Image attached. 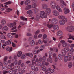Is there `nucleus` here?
Returning <instances> with one entry per match:
<instances>
[{"label": "nucleus", "mask_w": 74, "mask_h": 74, "mask_svg": "<svg viewBox=\"0 0 74 74\" xmlns=\"http://www.w3.org/2000/svg\"><path fill=\"white\" fill-rule=\"evenodd\" d=\"M50 6L53 9H55L56 8L57 10L60 12H62V10L61 9L60 7L59 6L57 5L56 6V2L53 1H51L50 3Z\"/></svg>", "instance_id": "nucleus-1"}, {"label": "nucleus", "mask_w": 74, "mask_h": 74, "mask_svg": "<svg viewBox=\"0 0 74 74\" xmlns=\"http://www.w3.org/2000/svg\"><path fill=\"white\" fill-rule=\"evenodd\" d=\"M50 51L49 52V58L50 59L48 58L47 59V62H50V63H52V57H51V54H52V52L53 51V50L52 48H51L50 49Z\"/></svg>", "instance_id": "nucleus-2"}, {"label": "nucleus", "mask_w": 74, "mask_h": 74, "mask_svg": "<svg viewBox=\"0 0 74 74\" xmlns=\"http://www.w3.org/2000/svg\"><path fill=\"white\" fill-rule=\"evenodd\" d=\"M40 16L42 19L43 18H47V15L45 13V12L43 11H42L40 12Z\"/></svg>", "instance_id": "nucleus-3"}, {"label": "nucleus", "mask_w": 74, "mask_h": 74, "mask_svg": "<svg viewBox=\"0 0 74 74\" xmlns=\"http://www.w3.org/2000/svg\"><path fill=\"white\" fill-rule=\"evenodd\" d=\"M49 22H50V23L51 24H53L54 25H56V24H57L58 22V20H57L56 18H55L50 19L49 20Z\"/></svg>", "instance_id": "nucleus-4"}, {"label": "nucleus", "mask_w": 74, "mask_h": 74, "mask_svg": "<svg viewBox=\"0 0 74 74\" xmlns=\"http://www.w3.org/2000/svg\"><path fill=\"white\" fill-rule=\"evenodd\" d=\"M27 56H29L31 58H32L33 57V55L32 53H27L26 54H23L21 56V59H25V58H26V57Z\"/></svg>", "instance_id": "nucleus-5"}, {"label": "nucleus", "mask_w": 74, "mask_h": 74, "mask_svg": "<svg viewBox=\"0 0 74 74\" xmlns=\"http://www.w3.org/2000/svg\"><path fill=\"white\" fill-rule=\"evenodd\" d=\"M70 49L69 47H66V48H64V49L62 50V56H65L66 55V53L68 52V51H69Z\"/></svg>", "instance_id": "nucleus-6"}, {"label": "nucleus", "mask_w": 74, "mask_h": 74, "mask_svg": "<svg viewBox=\"0 0 74 74\" xmlns=\"http://www.w3.org/2000/svg\"><path fill=\"white\" fill-rule=\"evenodd\" d=\"M67 19L64 18L62 20L59 21V23L61 25H64L65 24V22H67Z\"/></svg>", "instance_id": "nucleus-7"}, {"label": "nucleus", "mask_w": 74, "mask_h": 74, "mask_svg": "<svg viewBox=\"0 0 74 74\" xmlns=\"http://www.w3.org/2000/svg\"><path fill=\"white\" fill-rule=\"evenodd\" d=\"M16 34V33H11V34L10 33H8L7 34V36L10 38H13V37H14V36L12 35H15V34Z\"/></svg>", "instance_id": "nucleus-8"}, {"label": "nucleus", "mask_w": 74, "mask_h": 74, "mask_svg": "<svg viewBox=\"0 0 74 74\" xmlns=\"http://www.w3.org/2000/svg\"><path fill=\"white\" fill-rule=\"evenodd\" d=\"M52 14L54 16H58L59 15V12L56 10H53L52 11Z\"/></svg>", "instance_id": "nucleus-9"}, {"label": "nucleus", "mask_w": 74, "mask_h": 74, "mask_svg": "<svg viewBox=\"0 0 74 74\" xmlns=\"http://www.w3.org/2000/svg\"><path fill=\"white\" fill-rule=\"evenodd\" d=\"M51 8H46V9L45 11V12L47 15H49L51 13Z\"/></svg>", "instance_id": "nucleus-10"}, {"label": "nucleus", "mask_w": 74, "mask_h": 74, "mask_svg": "<svg viewBox=\"0 0 74 74\" xmlns=\"http://www.w3.org/2000/svg\"><path fill=\"white\" fill-rule=\"evenodd\" d=\"M4 7L6 8V12H10L11 11H12V9L8 8V6L5 5Z\"/></svg>", "instance_id": "nucleus-11"}, {"label": "nucleus", "mask_w": 74, "mask_h": 74, "mask_svg": "<svg viewBox=\"0 0 74 74\" xmlns=\"http://www.w3.org/2000/svg\"><path fill=\"white\" fill-rule=\"evenodd\" d=\"M73 55V54L69 52L68 53V57L69 58V60H71Z\"/></svg>", "instance_id": "nucleus-12"}, {"label": "nucleus", "mask_w": 74, "mask_h": 74, "mask_svg": "<svg viewBox=\"0 0 74 74\" xmlns=\"http://www.w3.org/2000/svg\"><path fill=\"white\" fill-rule=\"evenodd\" d=\"M27 13L28 14L29 17L32 16V14H33V11L32 10H28L27 11Z\"/></svg>", "instance_id": "nucleus-13"}, {"label": "nucleus", "mask_w": 74, "mask_h": 74, "mask_svg": "<svg viewBox=\"0 0 74 74\" xmlns=\"http://www.w3.org/2000/svg\"><path fill=\"white\" fill-rule=\"evenodd\" d=\"M64 14H68V13L70 12V10H69V9L65 8L64 9Z\"/></svg>", "instance_id": "nucleus-14"}, {"label": "nucleus", "mask_w": 74, "mask_h": 74, "mask_svg": "<svg viewBox=\"0 0 74 74\" xmlns=\"http://www.w3.org/2000/svg\"><path fill=\"white\" fill-rule=\"evenodd\" d=\"M71 60H69V58L67 56H65L64 58V61L65 62H67L68 61H71Z\"/></svg>", "instance_id": "nucleus-15"}, {"label": "nucleus", "mask_w": 74, "mask_h": 74, "mask_svg": "<svg viewBox=\"0 0 74 74\" xmlns=\"http://www.w3.org/2000/svg\"><path fill=\"white\" fill-rule=\"evenodd\" d=\"M0 34H1L0 36V38L1 39H5V40H6V37L3 34L1 31H0Z\"/></svg>", "instance_id": "nucleus-16"}, {"label": "nucleus", "mask_w": 74, "mask_h": 74, "mask_svg": "<svg viewBox=\"0 0 74 74\" xmlns=\"http://www.w3.org/2000/svg\"><path fill=\"white\" fill-rule=\"evenodd\" d=\"M7 56H5V57L3 61L4 65H7L8 64V62H7Z\"/></svg>", "instance_id": "nucleus-17"}, {"label": "nucleus", "mask_w": 74, "mask_h": 74, "mask_svg": "<svg viewBox=\"0 0 74 74\" xmlns=\"http://www.w3.org/2000/svg\"><path fill=\"white\" fill-rule=\"evenodd\" d=\"M53 59H54L55 62H56L58 60V57L56 56V54H53Z\"/></svg>", "instance_id": "nucleus-18"}, {"label": "nucleus", "mask_w": 74, "mask_h": 74, "mask_svg": "<svg viewBox=\"0 0 74 74\" xmlns=\"http://www.w3.org/2000/svg\"><path fill=\"white\" fill-rule=\"evenodd\" d=\"M59 29V27L58 25H55L53 26V29L54 30H58Z\"/></svg>", "instance_id": "nucleus-19"}, {"label": "nucleus", "mask_w": 74, "mask_h": 74, "mask_svg": "<svg viewBox=\"0 0 74 74\" xmlns=\"http://www.w3.org/2000/svg\"><path fill=\"white\" fill-rule=\"evenodd\" d=\"M40 33V30H38L35 33V35H34V38L35 39H37V34H38V33Z\"/></svg>", "instance_id": "nucleus-20"}, {"label": "nucleus", "mask_w": 74, "mask_h": 74, "mask_svg": "<svg viewBox=\"0 0 74 74\" xmlns=\"http://www.w3.org/2000/svg\"><path fill=\"white\" fill-rule=\"evenodd\" d=\"M57 34L58 36H61L63 34V32L62 31L60 30L57 32Z\"/></svg>", "instance_id": "nucleus-21"}, {"label": "nucleus", "mask_w": 74, "mask_h": 74, "mask_svg": "<svg viewBox=\"0 0 74 74\" xmlns=\"http://www.w3.org/2000/svg\"><path fill=\"white\" fill-rule=\"evenodd\" d=\"M31 8L32 6L30 5H29L26 6L25 9L26 11H27V10H30V9H31Z\"/></svg>", "instance_id": "nucleus-22"}, {"label": "nucleus", "mask_w": 74, "mask_h": 74, "mask_svg": "<svg viewBox=\"0 0 74 74\" xmlns=\"http://www.w3.org/2000/svg\"><path fill=\"white\" fill-rule=\"evenodd\" d=\"M42 7L43 9L45 10L48 7V5L44 3L42 4Z\"/></svg>", "instance_id": "nucleus-23"}, {"label": "nucleus", "mask_w": 74, "mask_h": 74, "mask_svg": "<svg viewBox=\"0 0 74 74\" xmlns=\"http://www.w3.org/2000/svg\"><path fill=\"white\" fill-rule=\"evenodd\" d=\"M16 25V23L15 22L11 23L9 25V26L10 27H13L14 26H15Z\"/></svg>", "instance_id": "nucleus-24"}, {"label": "nucleus", "mask_w": 74, "mask_h": 74, "mask_svg": "<svg viewBox=\"0 0 74 74\" xmlns=\"http://www.w3.org/2000/svg\"><path fill=\"white\" fill-rule=\"evenodd\" d=\"M43 50V49H40L39 50H38L37 51H36V50H34V52H33V54L34 55L36 54V53H38V52H40V51H42Z\"/></svg>", "instance_id": "nucleus-25"}, {"label": "nucleus", "mask_w": 74, "mask_h": 74, "mask_svg": "<svg viewBox=\"0 0 74 74\" xmlns=\"http://www.w3.org/2000/svg\"><path fill=\"white\" fill-rule=\"evenodd\" d=\"M14 66V63H12L11 65H9L8 66V68L9 69H12V67Z\"/></svg>", "instance_id": "nucleus-26"}, {"label": "nucleus", "mask_w": 74, "mask_h": 74, "mask_svg": "<svg viewBox=\"0 0 74 74\" xmlns=\"http://www.w3.org/2000/svg\"><path fill=\"white\" fill-rule=\"evenodd\" d=\"M29 44L31 46H34L35 44L34 40H32L30 42Z\"/></svg>", "instance_id": "nucleus-27"}, {"label": "nucleus", "mask_w": 74, "mask_h": 74, "mask_svg": "<svg viewBox=\"0 0 74 74\" xmlns=\"http://www.w3.org/2000/svg\"><path fill=\"white\" fill-rule=\"evenodd\" d=\"M30 3V1L29 0H27L24 2V4L25 5H29Z\"/></svg>", "instance_id": "nucleus-28"}, {"label": "nucleus", "mask_w": 74, "mask_h": 74, "mask_svg": "<svg viewBox=\"0 0 74 74\" xmlns=\"http://www.w3.org/2000/svg\"><path fill=\"white\" fill-rule=\"evenodd\" d=\"M58 18L60 19H65V16L62 15H60L58 16Z\"/></svg>", "instance_id": "nucleus-29"}, {"label": "nucleus", "mask_w": 74, "mask_h": 74, "mask_svg": "<svg viewBox=\"0 0 74 74\" xmlns=\"http://www.w3.org/2000/svg\"><path fill=\"white\" fill-rule=\"evenodd\" d=\"M8 30V27H7V26H5L2 29V30L3 31H7Z\"/></svg>", "instance_id": "nucleus-30"}, {"label": "nucleus", "mask_w": 74, "mask_h": 74, "mask_svg": "<svg viewBox=\"0 0 74 74\" xmlns=\"http://www.w3.org/2000/svg\"><path fill=\"white\" fill-rule=\"evenodd\" d=\"M58 57L59 59V60H61L63 59V56L62 54H59Z\"/></svg>", "instance_id": "nucleus-31"}, {"label": "nucleus", "mask_w": 74, "mask_h": 74, "mask_svg": "<svg viewBox=\"0 0 74 74\" xmlns=\"http://www.w3.org/2000/svg\"><path fill=\"white\" fill-rule=\"evenodd\" d=\"M6 49L7 51H9V52H11L12 48V47H11L10 48L9 47H6Z\"/></svg>", "instance_id": "nucleus-32"}, {"label": "nucleus", "mask_w": 74, "mask_h": 74, "mask_svg": "<svg viewBox=\"0 0 74 74\" xmlns=\"http://www.w3.org/2000/svg\"><path fill=\"white\" fill-rule=\"evenodd\" d=\"M53 25H54V24L51 23L50 24H48L47 25V27H48L49 29H51V28H52V27H53Z\"/></svg>", "instance_id": "nucleus-33"}, {"label": "nucleus", "mask_w": 74, "mask_h": 74, "mask_svg": "<svg viewBox=\"0 0 74 74\" xmlns=\"http://www.w3.org/2000/svg\"><path fill=\"white\" fill-rule=\"evenodd\" d=\"M38 9H37V8H35L34 9V12L35 14H36V13L38 12Z\"/></svg>", "instance_id": "nucleus-34"}, {"label": "nucleus", "mask_w": 74, "mask_h": 74, "mask_svg": "<svg viewBox=\"0 0 74 74\" xmlns=\"http://www.w3.org/2000/svg\"><path fill=\"white\" fill-rule=\"evenodd\" d=\"M32 65H34V64H36V60L34 59H32Z\"/></svg>", "instance_id": "nucleus-35"}, {"label": "nucleus", "mask_w": 74, "mask_h": 74, "mask_svg": "<svg viewBox=\"0 0 74 74\" xmlns=\"http://www.w3.org/2000/svg\"><path fill=\"white\" fill-rule=\"evenodd\" d=\"M37 4L36 3H34L32 5V8H36L37 7Z\"/></svg>", "instance_id": "nucleus-36"}, {"label": "nucleus", "mask_w": 74, "mask_h": 74, "mask_svg": "<svg viewBox=\"0 0 74 74\" xmlns=\"http://www.w3.org/2000/svg\"><path fill=\"white\" fill-rule=\"evenodd\" d=\"M14 68L13 67L12 69H10L8 71L9 73H12V72H14Z\"/></svg>", "instance_id": "nucleus-37"}, {"label": "nucleus", "mask_w": 74, "mask_h": 74, "mask_svg": "<svg viewBox=\"0 0 74 74\" xmlns=\"http://www.w3.org/2000/svg\"><path fill=\"white\" fill-rule=\"evenodd\" d=\"M42 63L43 64L46 65V66H48L49 65V63L48 62H45V61H43Z\"/></svg>", "instance_id": "nucleus-38"}, {"label": "nucleus", "mask_w": 74, "mask_h": 74, "mask_svg": "<svg viewBox=\"0 0 74 74\" xmlns=\"http://www.w3.org/2000/svg\"><path fill=\"white\" fill-rule=\"evenodd\" d=\"M20 19H22V20H23V21H25H25H27V18H25L23 16H21L20 17Z\"/></svg>", "instance_id": "nucleus-39"}, {"label": "nucleus", "mask_w": 74, "mask_h": 74, "mask_svg": "<svg viewBox=\"0 0 74 74\" xmlns=\"http://www.w3.org/2000/svg\"><path fill=\"white\" fill-rule=\"evenodd\" d=\"M6 21L5 20H2L1 21L2 25H5L6 23Z\"/></svg>", "instance_id": "nucleus-40"}, {"label": "nucleus", "mask_w": 74, "mask_h": 74, "mask_svg": "<svg viewBox=\"0 0 74 74\" xmlns=\"http://www.w3.org/2000/svg\"><path fill=\"white\" fill-rule=\"evenodd\" d=\"M60 1L61 4H63L65 6H66V5H67V4L64 2V1H63V0H60Z\"/></svg>", "instance_id": "nucleus-41"}, {"label": "nucleus", "mask_w": 74, "mask_h": 74, "mask_svg": "<svg viewBox=\"0 0 74 74\" xmlns=\"http://www.w3.org/2000/svg\"><path fill=\"white\" fill-rule=\"evenodd\" d=\"M35 19L36 21H38L40 19V16H37L35 18Z\"/></svg>", "instance_id": "nucleus-42"}, {"label": "nucleus", "mask_w": 74, "mask_h": 74, "mask_svg": "<svg viewBox=\"0 0 74 74\" xmlns=\"http://www.w3.org/2000/svg\"><path fill=\"white\" fill-rule=\"evenodd\" d=\"M11 44V42L9 40H8V41L6 42L5 43L6 45H8L9 44Z\"/></svg>", "instance_id": "nucleus-43"}, {"label": "nucleus", "mask_w": 74, "mask_h": 74, "mask_svg": "<svg viewBox=\"0 0 74 74\" xmlns=\"http://www.w3.org/2000/svg\"><path fill=\"white\" fill-rule=\"evenodd\" d=\"M3 70H7V67L5 66H3L2 67Z\"/></svg>", "instance_id": "nucleus-44"}, {"label": "nucleus", "mask_w": 74, "mask_h": 74, "mask_svg": "<svg viewBox=\"0 0 74 74\" xmlns=\"http://www.w3.org/2000/svg\"><path fill=\"white\" fill-rule=\"evenodd\" d=\"M69 39H71V38H74V35H71V34H70L69 35Z\"/></svg>", "instance_id": "nucleus-45"}, {"label": "nucleus", "mask_w": 74, "mask_h": 74, "mask_svg": "<svg viewBox=\"0 0 74 74\" xmlns=\"http://www.w3.org/2000/svg\"><path fill=\"white\" fill-rule=\"evenodd\" d=\"M38 42L40 44H42L43 43V41L41 39H39L38 40Z\"/></svg>", "instance_id": "nucleus-46"}, {"label": "nucleus", "mask_w": 74, "mask_h": 74, "mask_svg": "<svg viewBox=\"0 0 74 74\" xmlns=\"http://www.w3.org/2000/svg\"><path fill=\"white\" fill-rule=\"evenodd\" d=\"M21 55H22V52L19 51L17 54L18 57H20L21 56Z\"/></svg>", "instance_id": "nucleus-47"}, {"label": "nucleus", "mask_w": 74, "mask_h": 74, "mask_svg": "<svg viewBox=\"0 0 74 74\" xmlns=\"http://www.w3.org/2000/svg\"><path fill=\"white\" fill-rule=\"evenodd\" d=\"M12 3V2L11 1H9L8 2H6L4 3L5 4H6V5H8V4H10Z\"/></svg>", "instance_id": "nucleus-48"}, {"label": "nucleus", "mask_w": 74, "mask_h": 74, "mask_svg": "<svg viewBox=\"0 0 74 74\" xmlns=\"http://www.w3.org/2000/svg\"><path fill=\"white\" fill-rule=\"evenodd\" d=\"M21 67H24V68H25L24 69H25V67H26V66L25 65V64H24V63H23L21 64Z\"/></svg>", "instance_id": "nucleus-49"}, {"label": "nucleus", "mask_w": 74, "mask_h": 74, "mask_svg": "<svg viewBox=\"0 0 74 74\" xmlns=\"http://www.w3.org/2000/svg\"><path fill=\"white\" fill-rule=\"evenodd\" d=\"M20 66L19 65L16 66L15 67V70H18L19 69Z\"/></svg>", "instance_id": "nucleus-50"}, {"label": "nucleus", "mask_w": 74, "mask_h": 74, "mask_svg": "<svg viewBox=\"0 0 74 74\" xmlns=\"http://www.w3.org/2000/svg\"><path fill=\"white\" fill-rule=\"evenodd\" d=\"M72 65L73 64H72V63H71V62H69L68 64L69 67L71 68L72 67Z\"/></svg>", "instance_id": "nucleus-51"}, {"label": "nucleus", "mask_w": 74, "mask_h": 74, "mask_svg": "<svg viewBox=\"0 0 74 74\" xmlns=\"http://www.w3.org/2000/svg\"><path fill=\"white\" fill-rule=\"evenodd\" d=\"M67 43L65 42V43H64L62 44V46L63 47L65 48V47H67Z\"/></svg>", "instance_id": "nucleus-52"}, {"label": "nucleus", "mask_w": 74, "mask_h": 74, "mask_svg": "<svg viewBox=\"0 0 74 74\" xmlns=\"http://www.w3.org/2000/svg\"><path fill=\"white\" fill-rule=\"evenodd\" d=\"M20 71L22 72V73H25V72H26V70H25L23 69H21Z\"/></svg>", "instance_id": "nucleus-53"}, {"label": "nucleus", "mask_w": 74, "mask_h": 74, "mask_svg": "<svg viewBox=\"0 0 74 74\" xmlns=\"http://www.w3.org/2000/svg\"><path fill=\"white\" fill-rule=\"evenodd\" d=\"M35 66L34 65L32 66L31 67V69L32 70H34L35 69Z\"/></svg>", "instance_id": "nucleus-54"}, {"label": "nucleus", "mask_w": 74, "mask_h": 74, "mask_svg": "<svg viewBox=\"0 0 74 74\" xmlns=\"http://www.w3.org/2000/svg\"><path fill=\"white\" fill-rule=\"evenodd\" d=\"M47 35L45 34H44L43 35V39L44 40V39H45L46 38H47Z\"/></svg>", "instance_id": "nucleus-55"}, {"label": "nucleus", "mask_w": 74, "mask_h": 74, "mask_svg": "<svg viewBox=\"0 0 74 74\" xmlns=\"http://www.w3.org/2000/svg\"><path fill=\"white\" fill-rule=\"evenodd\" d=\"M71 26L68 27L66 29V30H71Z\"/></svg>", "instance_id": "nucleus-56"}, {"label": "nucleus", "mask_w": 74, "mask_h": 74, "mask_svg": "<svg viewBox=\"0 0 74 74\" xmlns=\"http://www.w3.org/2000/svg\"><path fill=\"white\" fill-rule=\"evenodd\" d=\"M14 64L15 65H17V64H18V61L16 60L15 61Z\"/></svg>", "instance_id": "nucleus-57"}, {"label": "nucleus", "mask_w": 74, "mask_h": 74, "mask_svg": "<svg viewBox=\"0 0 74 74\" xmlns=\"http://www.w3.org/2000/svg\"><path fill=\"white\" fill-rule=\"evenodd\" d=\"M38 71V67H36L35 68V69H34V71Z\"/></svg>", "instance_id": "nucleus-58"}, {"label": "nucleus", "mask_w": 74, "mask_h": 74, "mask_svg": "<svg viewBox=\"0 0 74 74\" xmlns=\"http://www.w3.org/2000/svg\"><path fill=\"white\" fill-rule=\"evenodd\" d=\"M42 36V34H40L38 36V38H41Z\"/></svg>", "instance_id": "nucleus-59"}, {"label": "nucleus", "mask_w": 74, "mask_h": 74, "mask_svg": "<svg viewBox=\"0 0 74 74\" xmlns=\"http://www.w3.org/2000/svg\"><path fill=\"white\" fill-rule=\"evenodd\" d=\"M60 42L62 44H64V43H66L65 41L64 40H62L60 41Z\"/></svg>", "instance_id": "nucleus-60"}, {"label": "nucleus", "mask_w": 74, "mask_h": 74, "mask_svg": "<svg viewBox=\"0 0 74 74\" xmlns=\"http://www.w3.org/2000/svg\"><path fill=\"white\" fill-rule=\"evenodd\" d=\"M21 63H22V60H20L18 62V65H20L21 64Z\"/></svg>", "instance_id": "nucleus-61"}, {"label": "nucleus", "mask_w": 74, "mask_h": 74, "mask_svg": "<svg viewBox=\"0 0 74 74\" xmlns=\"http://www.w3.org/2000/svg\"><path fill=\"white\" fill-rule=\"evenodd\" d=\"M27 36H31L32 34H31L30 33H28L27 34Z\"/></svg>", "instance_id": "nucleus-62"}, {"label": "nucleus", "mask_w": 74, "mask_h": 74, "mask_svg": "<svg viewBox=\"0 0 74 74\" xmlns=\"http://www.w3.org/2000/svg\"><path fill=\"white\" fill-rule=\"evenodd\" d=\"M71 30H72V31H73V30H74V26H71Z\"/></svg>", "instance_id": "nucleus-63"}, {"label": "nucleus", "mask_w": 74, "mask_h": 74, "mask_svg": "<svg viewBox=\"0 0 74 74\" xmlns=\"http://www.w3.org/2000/svg\"><path fill=\"white\" fill-rule=\"evenodd\" d=\"M30 74H34V71H31L30 73Z\"/></svg>", "instance_id": "nucleus-64"}]
</instances>
